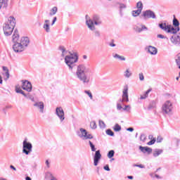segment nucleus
Returning <instances> with one entry per match:
<instances>
[{"instance_id": "nucleus-60", "label": "nucleus", "mask_w": 180, "mask_h": 180, "mask_svg": "<svg viewBox=\"0 0 180 180\" xmlns=\"http://www.w3.org/2000/svg\"><path fill=\"white\" fill-rule=\"evenodd\" d=\"M10 168L13 169V171H16V167H15L13 165H10Z\"/></svg>"}, {"instance_id": "nucleus-22", "label": "nucleus", "mask_w": 180, "mask_h": 180, "mask_svg": "<svg viewBox=\"0 0 180 180\" xmlns=\"http://www.w3.org/2000/svg\"><path fill=\"white\" fill-rule=\"evenodd\" d=\"M162 153H164V150L156 148V149H154L153 152V157H155V158H157V157H159V155H161Z\"/></svg>"}, {"instance_id": "nucleus-63", "label": "nucleus", "mask_w": 180, "mask_h": 180, "mask_svg": "<svg viewBox=\"0 0 180 180\" xmlns=\"http://www.w3.org/2000/svg\"><path fill=\"white\" fill-rule=\"evenodd\" d=\"M25 180H32V178L30 176H26Z\"/></svg>"}, {"instance_id": "nucleus-45", "label": "nucleus", "mask_w": 180, "mask_h": 180, "mask_svg": "<svg viewBox=\"0 0 180 180\" xmlns=\"http://www.w3.org/2000/svg\"><path fill=\"white\" fill-rule=\"evenodd\" d=\"M26 95H27V97H25V98L30 99V101H32V102L34 101V97H33V96L30 95V94H27Z\"/></svg>"}, {"instance_id": "nucleus-27", "label": "nucleus", "mask_w": 180, "mask_h": 180, "mask_svg": "<svg viewBox=\"0 0 180 180\" xmlns=\"http://www.w3.org/2000/svg\"><path fill=\"white\" fill-rule=\"evenodd\" d=\"M58 11V8H57V6L53 7L49 12V16H54V15H56Z\"/></svg>"}, {"instance_id": "nucleus-5", "label": "nucleus", "mask_w": 180, "mask_h": 180, "mask_svg": "<svg viewBox=\"0 0 180 180\" xmlns=\"http://www.w3.org/2000/svg\"><path fill=\"white\" fill-rule=\"evenodd\" d=\"M13 42L14 43L13 45V50L15 53H22L24 51L25 48L23 45L19 41V32L18 30H14V33L12 37Z\"/></svg>"}, {"instance_id": "nucleus-46", "label": "nucleus", "mask_w": 180, "mask_h": 180, "mask_svg": "<svg viewBox=\"0 0 180 180\" xmlns=\"http://www.w3.org/2000/svg\"><path fill=\"white\" fill-rule=\"evenodd\" d=\"M139 77L140 81H144V74L143 72L139 73Z\"/></svg>"}, {"instance_id": "nucleus-41", "label": "nucleus", "mask_w": 180, "mask_h": 180, "mask_svg": "<svg viewBox=\"0 0 180 180\" xmlns=\"http://www.w3.org/2000/svg\"><path fill=\"white\" fill-rule=\"evenodd\" d=\"M90 127H91V129H96V122L95 121H91L90 122Z\"/></svg>"}, {"instance_id": "nucleus-8", "label": "nucleus", "mask_w": 180, "mask_h": 180, "mask_svg": "<svg viewBox=\"0 0 180 180\" xmlns=\"http://www.w3.org/2000/svg\"><path fill=\"white\" fill-rule=\"evenodd\" d=\"M172 109H174V105L169 100L165 101L162 106V111L164 115H172Z\"/></svg>"}, {"instance_id": "nucleus-14", "label": "nucleus", "mask_w": 180, "mask_h": 180, "mask_svg": "<svg viewBox=\"0 0 180 180\" xmlns=\"http://www.w3.org/2000/svg\"><path fill=\"white\" fill-rule=\"evenodd\" d=\"M170 41L174 46H179L180 44V33L177 35H173L170 38Z\"/></svg>"}, {"instance_id": "nucleus-50", "label": "nucleus", "mask_w": 180, "mask_h": 180, "mask_svg": "<svg viewBox=\"0 0 180 180\" xmlns=\"http://www.w3.org/2000/svg\"><path fill=\"white\" fill-rule=\"evenodd\" d=\"M103 169H105V171H110V168L109 167V165H106L105 166H104Z\"/></svg>"}, {"instance_id": "nucleus-31", "label": "nucleus", "mask_w": 180, "mask_h": 180, "mask_svg": "<svg viewBox=\"0 0 180 180\" xmlns=\"http://www.w3.org/2000/svg\"><path fill=\"white\" fill-rule=\"evenodd\" d=\"M151 89H149L143 96H141L140 99H147L148 94H150Z\"/></svg>"}, {"instance_id": "nucleus-2", "label": "nucleus", "mask_w": 180, "mask_h": 180, "mask_svg": "<svg viewBox=\"0 0 180 180\" xmlns=\"http://www.w3.org/2000/svg\"><path fill=\"white\" fill-rule=\"evenodd\" d=\"M158 26L162 30H164L166 33H170L171 34H176V33L179 32V21L175 18L173 19V26L167 25L165 22L159 23Z\"/></svg>"}, {"instance_id": "nucleus-52", "label": "nucleus", "mask_w": 180, "mask_h": 180, "mask_svg": "<svg viewBox=\"0 0 180 180\" xmlns=\"http://www.w3.org/2000/svg\"><path fill=\"white\" fill-rule=\"evenodd\" d=\"M56 22H57V17H54L53 20H52V23H51V26H53L54 23H56Z\"/></svg>"}, {"instance_id": "nucleus-32", "label": "nucleus", "mask_w": 180, "mask_h": 180, "mask_svg": "<svg viewBox=\"0 0 180 180\" xmlns=\"http://www.w3.org/2000/svg\"><path fill=\"white\" fill-rule=\"evenodd\" d=\"M113 130L115 131H120V130H122V127L119 125V124H115V125L113 127Z\"/></svg>"}, {"instance_id": "nucleus-57", "label": "nucleus", "mask_w": 180, "mask_h": 180, "mask_svg": "<svg viewBox=\"0 0 180 180\" xmlns=\"http://www.w3.org/2000/svg\"><path fill=\"white\" fill-rule=\"evenodd\" d=\"M3 71H5V72H7L8 71H9V69H8L7 67L3 66Z\"/></svg>"}, {"instance_id": "nucleus-38", "label": "nucleus", "mask_w": 180, "mask_h": 180, "mask_svg": "<svg viewBox=\"0 0 180 180\" xmlns=\"http://www.w3.org/2000/svg\"><path fill=\"white\" fill-rule=\"evenodd\" d=\"M89 143L90 147H91V151H96V148H95V145H94V143L91 141H89Z\"/></svg>"}, {"instance_id": "nucleus-40", "label": "nucleus", "mask_w": 180, "mask_h": 180, "mask_svg": "<svg viewBox=\"0 0 180 180\" xmlns=\"http://www.w3.org/2000/svg\"><path fill=\"white\" fill-rule=\"evenodd\" d=\"M84 94H86V95H88V96L90 98V99H94V96H92V93H91L90 91L85 90Z\"/></svg>"}, {"instance_id": "nucleus-36", "label": "nucleus", "mask_w": 180, "mask_h": 180, "mask_svg": "<svg viewBox=\"0 0 180 180\" xmlns=\"http://www.w3.org/2000/svg\"><path fill=\"white\" fill-rule=\"evenodd\" d=\"M136 8H137V9H139V10L143 11V2L139 1V2L136 4Z\"/></svg>"}, {"instance_id": "nucleus-42", "label": "nucleus", "mask_w": 180, "mask_h": 180, "mask_svg": "<svg viewBox=\"0 0 180 180\" xmlns=\"http://www.w3.org/2000/svg\"><path fill=\"white\" fill-rule=\"evenodd\" d=\"M146 139H147V137L146 136V134H141L140 136L141 141H143V143H144V141H146Z\"/></svg>"}, {"instance_id": "nucleus-25", "label": "nucleus", "mask_w": 180, "mask_h": 180, "mask_svg": "<svg viewBox=\"0 0 180 180\" xmlns=\"http://www.w3.org/2000/svg\"><path fill=\"white\" fill-rule=\"evenodd\" d=\"M58 50L60 51H61V56L62 57H65L66 54L68 53V51L67 50H65V47L63 46H60L58 47Z\"/></svg>"}, {"instance_id": "nucleus-44", "label": "nucleus", "mask_w": 180, "mask_h": 180, "mask_svg": "<svg viewBox=\"0 0 180 180\" xmlns=\"http://www.w3.org/2000/svg\"><path fill=\"white\" fill-rule=\"evenodd\" d=\"M155 141H157V140L155 139V138H153L152 140H150L149 142H148V146H153V144L155 143Z\"/></svg>"}, {"instance_id": "nucleus-16", "label": "nucleus", "mask_w": 180, "mask_h": 180, "mask_svg": "<svg viewBox=\"0 0 180 180\" xmlns=\"http://www.w3.org/2000/svg\"><path fill=\"white\" fill-rule=\"evenodd\" d=\"M34 106L37 109H39L40 113H44V103H43V101L35 102Z\"/></svg>"}, {"instance_id": "nucleus-3", "label": "nucleus", "mask_w": 180, "mask_h": 180, "mask_svg": "<svg viewBox=\"0 0 180 180\" xmlns=\"http://www.w3.org/2000/svg\"><path fill=\"white\" fill-rule=\"evenodd\" d=\"M16 26V19L15 17L10 16L8 18V20L3 25V30L5 36H11Z\"/></svg>"}, {"instance_id": "nucleus-51", "label": "nucleus", "mask_w": 180, "mask_h": 180, "mask_svg": "<svg viewBox=\"0 0 180 180\" xmlns=\"http://www.w3.org/2000/svg\"><path fill=\"white\" fill-rule=\"evenodd\" d=\"M156 141H157V143H161V141H162V137L158 136Z\"/></svg>"}, {"instance_id": "nucleus-26", "label": "nucleus", "mask_w": 180, "mask_h": 180, "mask_svg": "<svg viewBox=\"0 0 180 180\" xmlns=\"http://www.w3.org/2000/svg\"><path fill=\"white\" fill-rule=\"evenodd\" d=\"M8 8V0H0V9Z\"/></svg>"}, {"instance_id": "nucleus-39", "label": "nucleus", "mask_w": 180, "mask_h": 180, "mask_svg": "<svg viewBox=\"0 0 180 180\" xmlns=\"http://www.w3.org/2000/svg\"><path fill=\"white\" fill-rule=\"evenodd\" d=\"M99 126L101 129H105V127H106V124L102 120H99Z\"/></svg>"}, {"instance_id": "nucleus-23", "label": "nucleus", "mask_w": 180, "mask_h": 180, "mask_svg": "<svg viewBox=\"0 0 180 180\" xmlns=\"http://www.w3.org/2000/svg\"><path fill=\"white\" fill-rule=\"evenodd\" d=\"M134 30L136 32V33H141V32H143V30H148V28L146 27V25H141V28L139 26H136L134 28Z\"/></svg>"}, {"instance_id": "nucleus-15", "label": "nucleus", "mask_w": 180, "mask_h": 180, "mask_svg": "<svg viewBox=\"0 0 180 180\" xmlns=\"http://www.w3.org/2000/svg\"><path fill=\"white\" fill-rule=\"evenodd\" d=\"M101 158H102V155L101 154V150H96L95 153V155H94V164L95 167H96L98 165Z\"/></svg>"}, {"instance_id": "nucleus-20", "label": "nucleus", "mask_w": 180, "mask_h": 180, "mask_svg": "<svg viewBox=\"0 0 180 180\" xmlns=\"http://www.w3.org/2000/svg\"><path fill=\"white\" fill-rule=\"evenodd\" d=\"M148 53H150L152 56H155V54L158 53V50L153 46H149L148 48Z\"/></svg>"}, {"instance_id": "nucleus-29", "label": "nucleus", "mask_w": 180, "mask_h": 180, "mask_svg": "<svg viewBox=\"0 0 180 180\" xmlns=\"http://www.w3.org/2000/svg\"><path fill=\"white\" fill-rule=\"evenodd\" d=\"M141 13V10H135L131 11V15L134 18H137Z\"/></svg>"}, {"instance_id": "nucleus-24", "label": "nucleus", "mask_w": 180, "mask_h": 180, "mask_svg": "<svg viewBox=\"0 0 180 180\" xmlns=\"http://www.w3.org/2000/svg\"><path fill=\"white\" fill-rule=\"evenodd\" d=\"M113 58L115 60H119L120 61H126V58L124 56H122L117 53L112 54Z\"/></svg>"}, {"instance_id": "nucleus-53", "label": "nucleus", "mask_w": 180, "mask_h": 180, "mask_svg": "<svg viewBox=\"0 0 180 180\" xmlns=\"http://www.w3.org/2000/svg\"><path fill=\"white\" fill-rule=\"evenodd\" d=\"M56 22H57V17H54L53 20H52V23H51V26H53L54 23H56Z\"/></svg>"}, {"instance_id": "nucleus-64", "label": "nucleus", "mask_w": 180, "mask_h": 180, "mask_svg": "<svg viewBox=\"0 0 180 180\" xmlns=\"http://www.w3.org/2000/svg\"><path fill=\"white\" fill-rule=\"evenodd\" d=\"M3 112L6 115V108H3Z\"/></svg>"}, {"instance_id": "nucleus-35", "label": "nucleus", "mask_w": 180, "mask_h": 180, "mask_svg": "<svg viewBox=\"0 0 180 180\" xmlns=\"http://www.w3.org/2000/svg\"><path fill=\"white\" fill-rule=\"evenodd\" d=\"M106 134H108V136H110L111 137H113V136H115V132H113V131H112V129H107L105 131Z\"/></svg>"}, {"instance_id": "nucleus-58", "label": "nucleus", "mask_w": 180, "mask_h": 180, "mask_svg": "<svg viewBox=\"0 0 180 180\" xmlns=\"http://www.w3.org/2000/svg\"><path fill=\"white\" fill-rule=\"evenodd\" d=\"M109 46H110V47H116V44H115V43H113V42H110V43L109 44Z\"/></svg>"}, {"instance_id": "nucleus-19", "label": "nucleus", "mask_w": 180, "mask_h": 180, "mask_svg": "<svg viewBox=\"0 0 180 180\" xmlns=\"http://www.w3.org/2000/svg\"><path fill=\"white\" fill-rule=\"evenodd\" d=\"M43 29L46 32V33H50V20H44Z\"/></svg>"}, {"instance_id": "nucleus-21", "label": "nucleus", "mask_w": 180, "mask_h": 180, "mask_svg": "<svg viewBox=\"0 0 180 180\" xmlns=\"http://www.w3.org/2000/svg\"><path fill=\"white\" fill-rule=\"evenodd\" d=\"M117 5H119L120 15L123 16V9H126V8H127V5L120 2L117 3Z\"/></svg>"}, {"instance_id": "nucleus-48", "label": "nucleus", "mask_w": 180, "mask_h": 180, "mask_svg": "<svg viewBox=\"0 0 180 180\" xmlns=\"http://www.w3.org/2000/svg\"><path fill=\"white\" fill-rule=\"evenodd\" d=\"M94 36L96 37H101V32L98 30L94 31Z\"/></svg>"}, {"instance_id": "nucleus-54", "label": "nucleus", "mask_w": 180, "mask_h": 180, "mask_svg": "<svg viewBox=\"0 0 180 180\" xmlns=\"http://www.w3.org/2000/svg\"><path fill=\"white\" fill-rule=\"evenodd\" d=\"M158 39H165V37L161 34H158Z\"/></svg>"}, {"instance_id": "nucleus-12", "label": "nucleus", "mask_w": 180, "mask_h": 180, "mask_svg": "<svg viewBox=\"0 0 180 180\" xmlns=\"http://www.w3.org/2000/svg\"><path fill=\"white\" fill-rule=\"evenodd\" d=\"M120 102H129V87L125 86L122 91V99Z\"/></svg>"}, {"instance_id": "nucleus-10", "label": "nucleus", "mask_w": 180, "mask_h": 180, "mask_svg": "<svg viewBox=\"0 0 180 180\" xmlns=\"http://www.w3.org/2000/svg\"><path fill=\"white\" fill-rule=\"evenodd\" d=\"M142 16L143 19H157L155 13L151 10H146L143 12Z\"/></svg>"}, {"instance_id": "nucleus-61", "label": "nucleus", "mask_w": 180, "mask_h": 180, "mask_svg": "<svg viewBox=\"0 0 180 180\" xmlns=\"http://www.w3.org/2000/svg\"><path fill=\"white\" fill-rule=\"evenodd\" d=\"M4 80L2 79V76L0 75V84L2 85Z\"/></svg>"}, {"instance_id": "nucleus-62", "label": "nucleus", "mask_w": 180, "mask_h": 180, "mask_svg": "<svg viewBox=\"0 0 180 180\" xmlns=\"http://www.w3.org/2000/svg\"><path fill=\"white\" fill-rule=\"evenodd\" d=\"M155 178H157L158 179H161V176H160V175H158V174H155Z\"/></svg>"}, {"instance_id": "nucleus-9", "label": "nucleus", "mask_w": 180, "mask_h": 180, "mask_svg": "<svg viewBox=\"0 0 180 180\" xmlns=\"http://www.w3.org/2000/svg\"><path fill=\"white\" fill-rule=\"evenodd\" d=\"M33 145L30 142H27V139H25L22 142V153L25 155H29L30 153H32Z\"/></svg>"}, {"instance_id": "nucleus-43", "label": "nucleus", "mask_w": 180, "mask_h": 180, "mask_svg": "<svg viewBox=\"0 0 180 180\" xmlns=\"http://www.w3.org/2000/svg\"><path fill=\"white\" fill-rule=\"evenodd\" d=\"M3 75L4 77H6L5 78V80L7 81V79H9V77H10V75H9V71L7 70V72H5Z\"/></svg>"}, {"instance_id": "nucleus-7", "label": "nucleus", "mask_w": 180, "mask_h": 180, "mask_svg": "<svg viewBox=\"0 0 180 180\" xmlns=\"http://www.w3.org/2000/svg\"><path fill=\"white\" fill-rule=\"evenodd\" d=\"M76 134L79 139H81V140L83 141L91 140V139H94V136H92L91 134H88L86 129L84 128H80L79 130H77L76 131Z\"/></svg>"}, {"instance_id": "nucleus-6", "label": "nucleus", "mask_w": 180, "mask_h": 180, "mask_svg": "<svg viewBox=\"0 0 180 180\" xmlns=\"http://www.w3.org/2000/svg\"><path fill=\"white\" fill-rule=\"evenodd\" d=\"M78 61V55L77 53H72L65 57V63L69 67V70H72L75 67V63Z\"/></svg>"}, {"instance_id": "nucleus-49", "label": "nucleus", "mask_w": 180, "mask_h": 180, "mask_svg": "<svg viewBox=\"0 0 180 180\" xmlns=\"http://www.w3.org/2000/svg\"><path fill=\"white\" fill-rule=\"evenodd\" d=\"M117 110H122V109H123V107H122V105H120V103H117Z\"/></svg>"}, {"instance_id": "nucleus-13", "label": "nucleus", "mask_w": 180, "mask_h": 180, "mask_svg": "<svg viewBox=\"0 0 180 180\" xmlns=\"http://www.w3.org/2000/svg\"><path fill=\"white\" fill-rule=\"evenodd\" d=\"M22 89H24V91H27V92H32V83H30V82L28 80H22Z\"/></svg>"}, {"instance_id": "nucleus-47", "label": "nucleus", "mask_w": 180, "mask_h": 180, "mask_svg": "<svg viewBox=\"0 0 180 180\" xmlns=\"http://www.w3.org/2000/svg\"><path fill=\"white\" fill-rule=\"evenodd\" d=\"M122 109H123V110H126L127 112H129V110H130V109H131V108L130 107L129 105H127Z\"/></svg>"}, {"instance_id": "nucleus-33", "label": "nucleus", "mask_w": 180, "mask_h": 180, "mask_svg": "<svg viewBox=\"0 0 180 180\" xmlns=\"http://www.w3.org/2000/svg\"><path fill=\"white\" fill-rule=\"evenodd\" d=\"M53 173L52 172H47L46 174H45V178L46 179H51L52 176H53Z\"/></svg>"}, {"instance_id": "nucleus-34", "label": "nucleus", "mask_w": 180, "mask_h": 180, "mask_svg": "<svg viewBox=\"0 0 180 180\" xmlns=\"http://www.w3.org/2000/svg\"><path fill=\"white\" fill-rule=\"evenodd\" d=\"M107 156L109 158H113V157H115V150H111L108 152Z\"/></svg>"}, {"instance_id": "nucleus-11", "label": "nucleus", "mask_w": 180, "mask_h": 180, "mask_svg": "<svg viewBox=\"0 0 180 180\" xmlns=\"http://www.w3.org/2000/svg\"><path fill=\"white\" fill-rule=\"evenodd\" d=\"M55 114L58 117H59V120H60L61 122H64L65 120V117H64V110H63L62 107H58L56 108V112Z\"/></svg>"}, {"instance_id": "nucleus-55", "label": "nucleus", "mask_w": 180, "mask_h": 180, "mask_svg": "<svg viewBox=\"0 0 180 180\" xmlns=\"http://www.w3.org/2000/svg\"><path fill=\"white\" fill-rule=\"evenodd\" d=\"M127 131H134V128L133 127H129L127 129Z\"/></svg>"}, {"instance_id": "nucleus-1", "label": "nucleus", "mask_w": 180, "mask_h": 180, "mask_svg": "<svg viewBox=\"0 0 180 180\" xmlns=\"http://www.w3.org/2000/svg\"><path fill=\"white\" fill-rule=\"evenodd\" d=\"M89 72H91V69L85 66V65L81 64L77 68L76 77L81 81V82H82V84H89L91 77L86 75Z\"/></svg>"}, {"instance_id": "nucleus-30", "label": "nucleus", "mask_w": 180, "mask_h": 180, "mask_svg": "<svg viewBox=\"0 0 180 180\" xmlns=\"http://www.w3.org/2000/svg\"><path fill=\"white\" fill-rule=\"evenodd\" d=\"M15 91L17 92V94H21L22 95H23V96H25V98H27V95L26 94H25V91H23V90H22L20 88H16L15 89Z\"/></svg>"}, {"instance_id": "nucleus-28", "label": "nucleus", "mask_w": 180, "mask_h": 180, "mask_svg": "<svg viewBox=\"0 0 180 180\" xmlns=\"http://www.w3.org/2000/svg\"><path fill=\"white\" fill-rule=\"evenodd\" d=\"M131 75H132V73H131V72H130V69H127L124 72V77L125 78H129Z\"/></svg>"}, {"instance_id": "nucleus-4", "label": "nucleus", "mask_w": 180, "mask_h": 180, "mask_svg": "<svg viewBox=\"0 0 180 180\" xmlns=\"http://www.w3.org/2000/svg\"><path fill=\"white\" fill-rule=\"evenodd\" d=\"M86 24L90 30L94 31L96 29L95 25L101 26L102 25V20L98 15H93L92 19L89 15H86Z\"/></svg>"}, {"instance_id": "nucleus-18", "label": "nucleus", "mask_w": 180, "mask_h": 180, "mask_svg": "<svg viewBox=\"0 0 180 180\" xmlns=\"http://www.w3.org/2000/svg\"><path fill=\"white\" fill-rule=\"evenodd\" d=\"M19 42L22 44V47H27L29 46V43H30V39L27 37H23L19 40Z\"/></svg>"}, {"instance_id": "nucleus-17", "label": "nucleus", "mask_w": 180, "mask_h": 180, "mask_svg": "<svg viewBox=\"0 0 180 180\" xmlns=\"http://www.w3.org/2000/svg\"><path fill=\"white\" fill-rule=\"evenodd\" d=\"M139 150L143 153V154L147 153L148 155L153 153V148H149L148 146H139Z\"/></svg>"}, {"instance_id": "nucleus-59", "label": "nucleus", "mask_w": 180, "mask_h": 180, "mask_svg": "<svg viewBox=\"0 0 180 180\" xmlns=\"http://www.w3.org/2000/svg\"><path fill=\"white\" fill-rule=\"evenodd\" d=\"M134 167H138L139 168H144L143 165H134Z\"/></svg>"}, {"instance_id": "nucleus-37", "label": "nucleus", "mask_w": 180, "mask_h": 180, "mask_svg": "<svg viewBox=\"0 0 180 180\" xmlns=\"http://www.w3.org/2000/svg\"><path fill=\"white\" fill-rule=\"evenodd\" d=\"M155 108V101H153L148 107V109H154Z\"/></svg>"}, {"instance_id": "nucleus-56", "label": "nucleus", "mask_w": 180, "mask_h": 180, "mask_svg": "<svg viewBox=\"0 0 180 180\" xmlns=\"http://www.w3.org/2000/svg\"><path fill=\"white\" fill-rule=\"evenodd\" d=\"M45 164L47 168H50V162H49V160H46Z\"/></svg>"}]
</instances>
